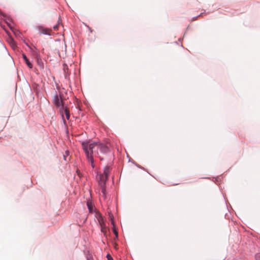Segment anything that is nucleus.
<instances>
[{
    "instance_id": "obj_1",
    "label": "nucleus",
    "mask_w": 260,
    "mask_h": 260,
    "mask_svg": "<svg viewBox=\"0 0 260 260\" xmlns=\"http://www.w3.org/2000/svg\"><path fill=\"white\" fill-rule=\"evenodd\" d=\"M82 146L86 157L92 168H94L93 156H99L101 160L103 159L99 156V150L104 154H107L110 150L109 148L106 145L95 141L91 143L88 141H84L82 143Z\"/></svg>"
},
{
    "instance_id": "obj_2",
    "label": "nucleus",
    "mask_w": 260,
    "mask_h": 260,
    "mask_svg": "<svg viewBox=\"0 0 260 260\" xmlns=\"http://www.w3.org/2000/svg\"><path fill=\"white\" fill-rule=\"evenodd\" d=\"M111 171V168L109 166L104 168V173L102 174H98L96 175V179L98 181L99 187L100 188L99 191H101L100 195L102 196L104 198L106 197V184L107 179L108 178Z\"/></svg>"
},
{
    "instance_id": "obj_3",
    "label": "nucleus",
    "mask_w": 260,
    "mask_h": 260,
    "mask_svg": "<svg viewBox=\"0 0 260 260\" xmlns=\"http://www.w3.org/2000/svg\"><path fill=\"white\" fill-rule=\"evenodd\" d=\"M53 103H54V104L56 105V106L57 108H60V111L62 110V108H63V107H64L63 104L62 100L57 93H56L53 95Z\"/></svg>"
},
{
    "instance_id": "obj_4",
    "label": "nucleus",
    "mask_w": 260,
    "mask_h": 260,
    "mask_svg": "<svg viewBox=\"0 0 260 260\" xmlns=\"http://www.w3.org/2000/svg\"><path fill=\"white\" fill-rule=\"evenodd\" d=\"M60 113L62 116V121H63V123H65L66 120L64 118L63 113L65 114L67 119L68 120H69L70 119V117L69 111H68V110L67 108H64V107H63V109L62 108V110L61 111L60 110Z\"/></svg>"
},
{
    "instance_id": "obj_5",
    "label": "nucleus",
    "mask_w": 260,
    "mask_h": 260,
    "mask_svg": "<svg viewBox=\"0 0 260 260\" xmlns=\"http://www.w3.org/2000/svg\"><path fill=\"white\" fill-rule=\"evenodd\" d=\"M96 217L97 219L98 220L100 224L102 226L101 228H104V226H105L104 221V219L101 214H100V213H96Z\"/></svg>"
},
{
    "instance_id": "obj_6",
    "label": "nucleus",
    "mask_w": 260,
    "mask_h": 260,
    "mask_svg": "<svg viewBox=\"0 0 260 260\" xmlns=\"http://www.w3.org/2000/svg\"><path fill=\"white\" fill-rule=\"evenodd\" d=\"M38 30L39 32L42 34L50 36V33L48 32V30L47 28H44L42 26H39Z\"/></svg>"
},
{
    "instance_id": "obj_7",
    "label": "nucleus",
    "mask_w": 260,
    "mask_h": 260,
    "mask_svg": "<svg viewBox=\"0 0 260 260\" xmlns=\"http://www.w3.org/2000/svg\"><path fill=\"white\" fill-rule=\"evenodd\" d=\"M22 57L24 59L26 64L27 66L30 68L31 69L32 68V64L30 63V62L29 61V60L27 59L26 56L25 54H22Z\"/></svg>"
},
{
    "instance_id": "obj_8",
    "label": "nucleus",
    "mask_w": 260,
    "mask_h": 260,
    "mask_svg": "<svg viewBox=\"0 0 260 260\" xmlns=\"http://www.w3.org/2000/svg\"><path fill=\"white\" fill-rule=\"evenodd\" d=\"M87 206L88 209V210L90 213H92L95 212L94 207L92 205V203L89 201L87 202Z\"/></svg>"
},
{
    "instance_id": "obj_9",
    "label": "nucleus",
    "mask_w": 260,
    "mask_h": 260,
    "mask_svg": "<svg viewBox=\"0 0 260 260\" xmlns=\"http://www.w3.org/2000/svg\"><path fill=\"white\" fill-rule=\"evenodd\" d=\"M109 218L110 219V222H111V223L113 225V228H115L116 225L114 224V221H113V215L111 214H109Z\"/></svg>"
},
{
    "instance_id": "obj_10",
    "label": "nucleus",
    "mask_w": 260,
    "mask_h": 260,
    "mask_svg": "<svg viewBox=\"0 0 260 260\" xmlns=\"http://www.w3.org/2000/svg\"><path fill=\"white\" fill-rule=\"evenodd\" d=\"M112 230H113V233L115 235L116 237L117 238L118 237V231L117 230V229H112Z\"/></svg>"
},
{
    "instance_id": "obj_11",
    "label": "nucleus",
    "mask_w": 260,
    "mask_h": 260,
    "mask_svg": "<svg viewBox=\"0 0 260 260\" xmlns=\"http://www.w3.org/2000/svg\"><path fill=\"white\" fill-rule=\"evenodd\" d=\"M255 258L256 260H260V253H257L255 255Z\"/></svg>"
},
{
    "instance_id": "obj_12",
    "label": "nucleus",
    "mask_w": 260,
    "mask_h": 260,
    "mask_svg": "<svg viewBox=\"0 0 260 260\" xmlns=\"http://www.w3.org/2000/svg\"><path fill=\"white\" fill-rule=\"evenodd\" d=\"M107 257L108 260H113V258L111 257V256L109 254H108L107 255Z\"/></svg>"
},
{
    "instance_id": "obj_13",
    "label": "nucleus",
    "mask_w": 260,
    "mask_h": 260,
    "mask_svg": "<svg viewBox=\"0 0 260 260\" xmlns=\"http://www.w3.org/2000/svg\"><path fill=\"white\" fill-rule=\"evenodd\" d=\"M57 27H58V24L55 25L53 26V29H54V30L57 29Z\"/></svg>"
},
{
    "instance_id": "obj_14",
    "label": "nucleus",
    "mask_w": 260,
    "mask_h": 260,
    "mask_svg": "<svg viewBox=\"0 0 260 260\" xmlns=\"http://www.w3.org/2000/svg\"><path fill=\"white\" fill-rule=\"evenodd\" d=\"M14 44H15V43H14V41H13V40H12L11 45H12V46L13 47H14Z\"/></svg>"
},
{
    "instance_id": "obj_15",
    "label": "nucleus",
    "mask_w": 260,
    "mask_h": 260,
    "mask_svg": "<svg viewBox=\"0 0 260 260\" xmlns=\"http://www.w3.org/2000/svg\"><path fill=\"white\" fill-rule=\"evenodd\" d=\"M106 229L102 228V229H101V231L102 232H106Z\"/></svg>"
},
{
    "instance_id": "obj_16",
    "label": "nucleus",
    "mask_w": 260,
    "mask_h": 260,
    "mask_svg": "<svg viewBox=\"0 0 260 260\" xmlns=\"http://www.w3.org/2000/svg\"><path fill=\"white\" fill-rule=\"evenodd\" d=\"M61 21V19L60 18H59L58 19V24L60 23V22Z\"/></svg>"
},
{
    "instance_id": "obj_17",
    "label": "nucleus",
    "mask_w": 260,
    "mask_h": 260,
    "mask_svg": "<svg viewBox=\"0 0 260 260\" xmlns=\"http://www.w3.org/2000/svg\"><path fill=\"white\" fill-rule=\"evenodd\" d=\"M63 157H64V160H66L65 156L64 155H63Z\"/></svg>"
}]
</instances>
